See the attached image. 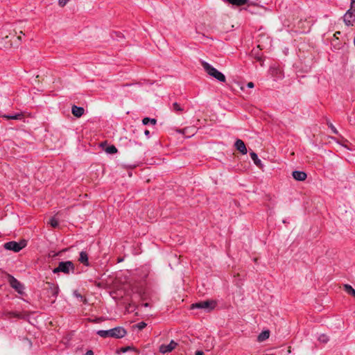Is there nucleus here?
Listing matches in <instances>:
<instances>
[{
    "instance_id": "nucleus-24",
    "label": "nucleus",
    "mask_w": 355,
    "mask_h": 355,
    "mask_svg": "<svg viewBox=\"0 0 355 355\" xmlns=\"http://www.w3.org/2000/svg\"><path fill=\"white\" fill-rule=\"evenodd\" d=\"M146 325L147 324L146 322H139L137 324H135L134 326V327L137 328L139 330H142L143 329H144L146 327Z\"/></svg>"
},
{
    "instance_id": "nucleus-7",
    "label": "nucleus",
    "mask_w": 355,
    "mask_h": 355,
    "mask_svg": "<svg viewBox=\"0 0 355 355\" xmlns=\"http://www.w3.org/2000/svg\"><path fill=\"white\" fill-rule=\"evenodd\" d=\"M27 242L25 240H21L17 243L16 241H9L3 245V248L7 250H12L15 252H19L21 249L26 246Z\"/></svg>"
},
{
    "instance_id": "nucleus-2",
    "label": "nucleus",
    "mask_w": 355,
    "mask_h": 355,
    "mask_svg": "<svg viewBox=\"0 0 355 355\" xmlns=\"http://www.w3.org/2000/svg\"><path fill=\"white\" fill-rule=\"evenodd\" d=\"M202 66L204 70L211 77L216 78L220 82L225 83L226 81V78L225 75L218 71L216 68L212 67L210 64L205 61L202 62Z\"/></svg>"
},
{
    "instance_id": "nucleus-26",
    "label": "nucleus",
    "mask_w": 355,
    "mask_h": 355,
    "mask_svg": "<svg viewBox=\"0 0 355 355\" xmlns=\"http://www.w3.org/2000/svg\"><path fill=\"white\" fill-rule=\"evenodd\" d=\"M173 110L177 112L182 111V108L180 107V105L178 103H174L173 104Z\"/></svg>"
},
{
    "instance_id": "nucleus-30",
    "label": "nucleus",
    "mask_w": 355,
    "mask_h": 355,
    "mask_svg": "<svg viewBox=\"0 0 355 355\" xmlns=\"http://www.w3.org/2000/svg\"><path fill=\"white\" fill-rule=\"evenodd\" d=\"M144 135L148 138L150 136V131L148 130H146L144 131Z\"/></svg>"
},
{
    "instance_id": "nucleus-1",
    "label": "nucleus",
    "mask_w": 355,
    "mask_h": 355,
    "mask_svg": "<svg viewBox=\"0 0 355 355\" xmlns=\"http://www.w3.org/2000/svg\"><path fill=\"white\" fill-rule=\"evenodd\" d=\"M126 330L122 327H116L108 330H99L97 334L102 338H121L126 335Z\"/></svg>"
},
{
    "instance_id": "nucleus-13",
    "label": "nucleus",
    "mask_w": 355,
    "mask_h": 355,
    "mask_svg": "<svg viewBox=\"0 0 355 355\" xmlns=\"http://www.w3.org/2000/svg\"><path fill=\"white\" fill-rule=\"evenodd\" d=\"M84 112H85V110L82 107H78L74 105L71 107V112H72L73 115L75 116L76 117L79 118V117L82 116L84 114Z\"/></svg>"
},
{
    "instance_id": "nucleus-29",
    "label": "nucleus",
    "mask_w": 355,
    "mask_h": 355,
    "mask_svg": "<svg viewBox=\"0 0 355 355\" xmlns=\"http://www.w3.org/2000/svg\"><path fill=\"white\" fill-rule=\"evenodd\" d=\"M254 86V83L252 82H249L248 84H247V87L248 88H253Z\"/></svg>"
},
{
    "instance_id": "nucleus-37",
    "label": "nucleus",
    "mask_w": 355,
    "mask_h": 355,
    "mask_svg": "<svg viewBox=\"0 0 355 355\" xmlns=\"http://www.w3.org/2000/svg\"><path fill=\"white\" fill-rule=\"evenodd\" d=\"M340 31H338V32H336L334 35H338V34H340Z\"/></svg>"
},
{
    "instance_id": "nucleus-38",
    "label": "nucleus",
    "mask_w": 355,
    "mask_h": 355,
    "mask_svg": "<svg viewBox=\"0 0 355 355\" xmlns=\"http://www.w3.org/2000/svg\"><path fill=\"white\" fill-rule=\"evenodd\" d=\"M17 39L21 40V37L19 35V36L17 37Z\"/></svg>"
},
{
    "instance_id": "nucleus-39",
    "label": "nucleus",
    "mask_w": 355,
    "mask_h": 355,
    "mask_svg": "<svg viewBox=\"0 0 355 355\" xmlns=\"http://www.w3.org/2000/svg\"><path fill=\"white\" fill-rule=\"evenodd\" d=\"M349 122H352V119H349Z\"/></svg>"
},
{
    "instance_id": "nucleus-27",
    "label": "nucleus",
    "mask_w": 355,
    "mask_h": 355,
    "mask_svg": "<svg viewBox=\"0 0 355 355\" xmlns=\"http://www.w3.org/2000/svg\"><path fill=\"white\" fill-rule=\"evenodd\" d=\"M69 0H59V4L61 6H64Z\"/></svg>"
},
{
    "instance_id": "nucleus-12",
    "label": "nucleus",
    "mask_w": 355,
    "mask_h": 355,
    "mask_svg": "<svg viewBox=\"0 0 355 355\" xmlns=\"http://www.w3.org/2000/svg\"><path fill=\"white\" fill-rule=\"evenodd\" d=\"M292 175L293 178L297 181H304L307 177V175L305 172L300 171H293Z\"/></svg>"
},
{
    "instance_id": "nucleus-20",
    "label": "nucleus",
    "mask_w": 355,
    "mask_h": 355,
    "mask_svg": "<svg viewBox=\"0 0 355 355\" xmlns=\"http://www.w3.org/2000/svg\"><path fill=\"white\" fill-rule=\"evenodd\" d=\"M105 151L108 154H114L117 153V148L114 145H111L107 146Z\"/></svg>"
},
{
    "instance_id": "nucleus-9",
    "label": "nucleus",
    "mask_w": 355,
    "mask_h": 355,
    "mask_svg": "<svg viewBox=\"0 0 355 355\" xmlns=\"http://www.w3.org/2000/svg\"><path fill=\"white\" fill-rule=\"evenodd\" d=\"M178 343L175 342L173 340H171L168 345H162L159 347V352L162 354H166L171 352L173 349H174Z\"/></svg>"
},
{
    "instance_id": "nucleus-31",
    "label": "nucleus",
    "mask_w": 355,
    "mask_h": 355,
    "mask_svg": "<svg viewBox=\"0 0 355 355\" xmlns=\"http://www.w3.org/2000/svg\"><path fill=\"white\" fill-rule=\"evenodd\" d=\"M85 355H94V352L92 350H88L86 353H85Z\"/></svg>"
},
{
    "instance_id": "nucleus-4",
    "label": "nucleus",
    "mask_w": 355,
    "mask_h": 355,
    "mask_svg": "<svg viewBox=\"0 0 355 355\" xmlns=\"http://www.w3.org/2000/svg\"><path fill=\"white\" fill-rule=\"evenodd\" d=\"M44 290L47 297L49 298V301L51 303H54L59 293L58 286L53 283L46 282Z\"/></svg>"
},
{
    "instance_id": "nucleus-11",
    "label": "nucleus",
    "mask_w": 355,
    "mask_h": 355,
    "mask_svg": "<svg viewBox=\"0 0 355 355\" xmlns=\"http://www.w3.org/2000/svg\"><path fill=\"white\" fill-rule=\"evenodd\" d=\"M225 3L236 6H250L249 0H223Z\"/></svg>"
},
{
    "instance_id": "nucleus-33",
    "label": "nucleus",
    "mask_w": 355,
    "mask_h": 355,
    "mask_svg": "<svg viewBox=\"0 0 355 355\" xmlns=\"http://www.w3.org/2000/svg\"><path fill=\"white\" fill-rule=\"evenodd\" d=\"M130 349H131L130 347H127L122 349V352H125L130 350Z\"/></svg>"
},
{
    "instance_id": "nucleus-17",
    "label": "nucleus",
    "mask_w": 355,
    "mask_h": 355,
    "mask_svg": "<svg viewBox=\"0 0 355 355\" xmlns=\"http://www.w3.org/2000/svg\"><path fill=\"white\" fill-rule=\"evenodd\" d=\"M269 336V331H263L258 336V340L259 342L263 341L268 338Z\"/></svg>"
},
{
    "instance_id": "nucleus-15",
    "label": "nucleus",
    "mask_w": 355,
    "mask_h": 355,
    "mask_svg": "<svg viewBox=\"0 0 355 355\" xmlns=\"http://www.w3.org/2000/svg\"><path fill=\"white\" fill-rule=\"evenodd\" d=\"M251 159L253 160L254 164L259 167L262 166L261 161L259 159L257 154L254 151L250 152Z\"/></svg>"
},
{
    "instance_id": "nucleus-19",
    "label": "nucleus",
    "mask_w": 355,
    "mask_h": 355,
    "mask_svg": "<svg viewBox=\"0 0 355 355\" xmlns=\"http://www.w3.org/2000/svg\"><path fill=\"white\" fill-rule=\"evenodd\" d=\"M345 291L350 295L355 297V290L349 284H345Z\"/></svg>"
},
{
    "instance_id": "nucleus-28",
    "label": "nucleus",
    "mask_w": 355,
    "mask_h": 355,
    "mask_svg": "<svg viewBox=\"0 0 355 355\" xmlns=\"http://www.w3.org/2000/svg\"><path fill=\"white\" fill-rule=\"evenodd\" d=\"M329 128L334 134H338V132L337 129L331 123L329 125Z\"/></svg>"
},
{
    "instance_id": "nucleus-8",
    "label": "nucleus",
    "mask_w": 355,
    "mask_h": 355,
    "mask_svg": "<svg viewBox=\"0 0 355 355\" xmlns=\"http://www.w3.org/2000/svg\"><path fill=\"white\" fill-rule=\"evenodd\" d=\"M7 279L12 288L19 293H22L24 286L21 282L10 274L7 275Z\"/></svg>"
},
{
    "instance_id": "nucleus-32",
    "label": "nucleus",
    "mask_w": 355,
    "mask_h": 355,
    "mask_svg": "<svg viewBox=\"0 0 355 355\" xmlns=\"http://www.w3.org/2000/svg\"><path fill=\"white\" fill-rule=\"evenodd\" d=\"M195 355H205L204 352L202 351H197Z\"/></svg>"
},
{
    "instance_id": "nucleus-3",
    "label": "nucleus",
    "mask_w": 355,
    "mask_h": 355,
    "mask_svg": "<svg viewBox=\"0 0 355 355\" xmlns=\"http://www.w3.org/2000/svg\"><path fill=\"white\" fill-rule=\"evenodd\" d=\"M75 266L72 261H60L58 263V267L53 270L54 274L59 272H63L64 274L69 275L70 272L74 273Z\"/></svg>"
},
{
    "instance_id": "nucleus-25",
    "label": "nucleus",
    "mask_w": 355,
    "mask_h": 355,
    "mask_svg": "<svg viewBox=\"0 0 355 355\" xmlns=\"http://www.w3.org/2000/svg\"><path fill=\"white\" fill-rule=\"evenodd\" d=\"M73 295L77 298H80L81 301L86 302V300L83 297V296L77 291H75L73 292Z\"/></svg>"
},
{
    "instance_id": "nucleus-34",
    "label": "nucleus",
    "mask_w": 355,
    "mask_h": 355,
    "mask_svg": "<svg viewBox=\"0 0 355 355\" xmlns=\"http://www.w3.org/2000/svg\"><path fill=\"white\" fill-rule=\"evenodd\" d=\"M10 314H12L15 317H19V315L15 313H10Z\"/></svg>"
},
{
    "instance_id": "nucleus-5",
    "label": "nucleus",
    "mask_w": 355,
    "mask_h": 355,
    "mask_svg": "<svg viewBox=\"0 0 355 355\" xmlns=\"http://www.w3.org/2000/svg\"><path fill=\"white\" fill-rule=\"evenodd\" d=\"M343 19L347 26H353L355 21V0H351L350 8L345 14Z\"/></svg>"
},
{
    "instance_id": "nucleus-16",
    "label": "nucleus",
    "mask_w": 355,
    "mask_h": 355,
    "mask_svg": "<svg viewBox=\"0 0 355 355\" xmlns=\"http://www.w3.org/2000/svg\"><path fill=\"white\" fill-rule=\"evenodd\" d=\"M179 132H181L184 135L187 134H191V135H193L196 132V128L191 127V128H185L182 130H178Z\"/></svg>"
},
{
    "instance_id": "nucleus-35",
    "label": "nucleus",
    "mask_w": 355,
    "mask_h": 355,
    "mask_svg": "<svg viewBox=\"0 0 355 355\" xmlns=\"http://www.w3.org/2000/svg\"><path fill=\"white\" fill-rule=\"evenodd\" d=\"M143 306H144L147 307V306H149V304H148V303H144V304H143Z\"/></svg>"
},
{
    "instance_id": "nucleus-14",
    "label": "nucleus",
    "mask_w": 355,
    "mask_h": 355,
    "mask_svg": "<svg viewBox=\"0 0 355 355\" xmlns=\"http://www.w3.org/2000/svg\"><path fill=\"white\" fill-rule=\"evenodd\" d=\"M78 261L83 263V265L88 266H89V262L88 260V254L86 252L82 251L80 253V257L78 259Z\"/></svg>"
},
{
    "instance_id": "nucleus-22",
    "label": "nucleus",
    "mask_w": 355,
    "mask_h": 355,
    "mask_svg": "<svg viewBox=\"0 0 355 355\" xmlns=\"http://www.w3.org/2000/svg\"><path fill=\"white\" fill-rule=\"evenodd\" d=\"M318 340L323 343H327L329 341V337L325 334H321L318 337Z\"/></svg>"
},
{
    "instance_id": "nucleus-23",
    "label": "nucleus",
    "mask_w": 355,
    "mask_h": 355,
    "mask_svg": "<svg viewBox=\"0 0 355 355\" xmlns=\"http://www.w3.org/2000/svg\"><path fill=\"white\" fill-rule=\"evenodd\" d=\"M49 224L54 228L58 227L59 225L58 220H56L54 217L50 219Z\"/></svg>"
},
{
    "instance_id": "nucleus-10",
    "label": "nucleus",
    "mask_w": 355,
    "mask_h": 355,
    "mask_svg": "<svg viewBox=\"0 0 355 355\" xmlns=\"http://www.w3.org/2000/svg\"><path fill=\"white\" fill-rule=\"evenodd\" d=\"M234 146L241 154L245 155L248 152L245 144L241 139H236L234 144Z\"/></svg>"
},
{
    "instance_id": "nucleus-18",
    "label": "nucleus",
    "mask_w": 355,
    "mask_h": 355,
    "mask_svg": "<svg viewBox=\"0 0 355 355\" xmlns=\"http://www.w3.org/2000/svg\"><path fill=\"white\" fill-rule=\"evenodd\" d=\"M142 123L144 125H148L149 123L155 125L157 123V120L155 119L145 117L143 119Z\"/></svg>"
},
{
    "instance_id": "nucleus-6",
    "label": "nucleus",
    "mask_w": 355,
    "mask_h": 355,
    "mask_svg": "<svg viewBox=\"0 0 355 355\" xmlns=\"http://www.w3.org/2000/svg\"><path fill=\"white\" fill-rule=\"evenodd\" d=\"M216 305V302L214 300H206L201 301L194 304H192L191 306V309H205L207 311L209 312L212 311Z\"/></svg>"
},
{
    "instance_id": "nucleus-36",
    "label": "nucleus",
    "mask_w": 355,
    "mask_h": 355,
    "mask_svg": "<svg viewBox=\"0 0 355 355\" xmlns=\"http://www.w3.org/2000/svg\"><path fill=\"white\" fill-rule=\"evenodd\" d=\"M340 31H338V32H336L334 35H338V34H340Z\"/></svg>"
},
{
    "instance_id": "nucleus-21",
    "label": "nucleus",
    "mask_w": 355,
    "mask_h": 355,
    "mask_svg": "<svg viewBox=\"0 0 355 355\" xmlns=\"http://www.w3.org/2000/svg\"><path fill=\"white\" fill-rule=\"evenodd\" d=\"M22 116V114H13V115H10V114H5L3 115V117L7 119H20Z\"/></svg>"
}]
</instances>
